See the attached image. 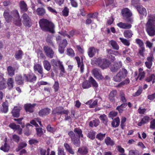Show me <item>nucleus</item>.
<instances>
[{"mask_svg": "<svg viewBox=\"0 0 155 155\" xmlns=\"http://www.w3.org/2000/svg\"><path fill=\"white\" fill-rule=\"evenodd\" d=\"M120 119L118 117L115 118L111 124L113 127H118L120 124Z\"/></svg>", "mask_w": 155, "mask_h": 155, "instance_id": "c85d7f7f", "label": "nucleus"}, {"mask_svg": "<svg viewBox=\"0 0 155 155\" xmlns=\"http://www.w3.org/2000/svg\"><path fill=\"white\" fill-rule=\"evenodd\" d=\"M44 49L46 56L50 58H52L54 55V52L53 50L48 46H45Z\"/></svg>", "mask_w": 155, "mask_h": 155, "instance_id": "6e6552de", "label": "nucleus"}, {"mask_svg": "<svg viewBox=\"0 0 155 155\" xmlns=\"http://www.w3.org/2000/svg\"><path fill=\"white\" fill-rule=\"evenodd\" d=\"M43 65L44 68H51V65L49 61L47 60H45L43 61Z\"/></svg>", "mask_w": 155, "mask_h": 155, "instance_id": "0e129e2a", "label": "nucleus"}, {"mask_svg": "<svg viewBox=\"0 0 155 155\" xmlns=\"http://www.w3.org/2000/svg\"><path fill=\"white\" fill-rule=\"evenodd\" d=\"M74 131L78 134V137H83V135L82 134V131L79 128H75L74 130Z\"/></svg>", "mask_w": 155, "mask_h": 155, "instance_id": "c9c22d12", "label": "nucleus"}, {"mask_svg": "<svg viewBox=\"0 0 155 155\" xmlns=\"http://www.w3.org/2000/svg\"><path fill=\"white\" fill-rule=\"evenodd\" d=\"M24 78L26 81L33 82L36 81L37 79L36 76L33 74L27 75L24 74Z\"/></svg>", "mask_w": 155, "mask_h": 155, "instance_id": "9d476101", "label": "nucleus"}, {"mask_svg": "<svg viewBox=\"0 0 155 155\" xmlns=\"http://www.w3.org/2000/svg\"><path fill=\"white\" fill-rule=\"evenodd\" d=\"M146 81L149 82L152 80V83L155 82V76L153 74H152L146 79Z\"/></svg>", "mask_w": 155, "mask_h": 155, "instance_id": "37998d69", "label": "nucleus"}, {"mask_svg": "<svg viewBox=\"0 0 155 155\" xmlns=\"http://www.w3.org/2000/svg\"><path fill=\"white\" fill-rule=\"evenodd\" d=\"M23 55V52L22 50H19L17 51L15 55V57L17 60L21 59Z\"/></svg>", "mask_w": 155, "mask_h": 155, "instance_id": "cd10ccee", "label": "nucleus"}, {"mask_svg": "<svg viewBox=\"0 0 155 155\" xmlns=\"http://www.w3.org/2000/svg\"><path fill=\"white\" fill-rule=\"evenodd\" d=\"M88 151L87 147H83L79 148L78 150V152L82 154H86L88 153Z\"/></svg>", "mask_w": 155, "mask_h": 155, "instance_id": "7c9ffc66", "label": "nucleus"}, {"mask_svg": "<svg viewBox=\"0 0 155 155\" xmlns=\"http://www.w3.org/2000/svg\"><path fill=\"white\" fill-rule=\"evenodd\" d=\"M52 37L50 36H48L47 38L46 41L50 45L54 47V45L52 41Z\"/></svg>", "mask_w": 155, "mask_h": 155, "instance_id": "09e8293b", "label": "nucleus"}, {"mask_svg": "<svg viewBox=\"0 0 155 155\" xmlns=\"http://www.w3.org/2000/svg\"><path fill=\"white\" fill-rule=\"evenodd\" d=\"M130 80L128 79H127L119 83L118 85V87H121L125 84H127L130 82Z\"/></svg>", "mask_w": 155, "mask_h": 155, "instance_id": "bf43d9fd", "label": "nucleus"}, {"mask_svg": "<svg viewBox=\"0 0 155 155\" xmlns=\"http://www.w3.org/2000/svg\"><path fill=\"white\" fill-rule=\"evenodd\" d=\"M88 81L90 84H91L93 87H98V84L92 77H89Z\"/></svg>", "mask_w": 155, "mask_h": 155, "instance_id": "bb28decb", "label": "nucleus"}, {"mask_svg": "<svg viewBox=\"0 0 155 155\" xmlns=\"http://www.w3.org/2000/svg\"><path fill=\"white\" fill-rule=\"evenodd\" d=\"M69 12V9L67 7H65L62 11V15L64 17H67L68 15Z\"/></svg>", "mask_w": 155, "mask_h": 155, "instance_id": "3c124183", "label": "nucleus"}, {"mask_svg": "<svg viewBox=\"0 0 155 155\" xmlns=\"http://www.w3.org/2000/svg\"><path fill=\"white\" fill-rule=\"evenodd\" d=\"M124 35L125 38H131L132 37L133 34L132 31L128 30L124 31Z\"/></svg>", "mask_w": 155, "mask_h": 155, "instance_id": "c756f323", "label": "nucleus"}, {"mask_svg": "<svg viewBox=\"0 0 155 155\" xmlns=\"http://www.w3.org/2000/svg\"><path fill=\"white\" fill-rule=\"evenodd\" d=\"M107 52V53L109 54H112L114 55H117L119 54L118 51H113L111 49H107L106 50Z\"/></svg>", "mask_w": 155, "mask_h": 155, "instance_id": "4d7b16f0", "label": "nucleus"}, {"mask_svg": "<svg viewBox=\"0 0 155 155\" xmlns=\"http://www.w3.org/2000/svg\"><path fill=\"white\" fill-rule=\"evenodd\" d=\"M21 110V107L19 106L14 107V109L12 111V116L14 117H18L20 115V111Z\"/></svg>", "mask_w": 155, "mask_h": 155, "instance_id": "2eb2a0df", "label": "nucleus"}, {"mask_svg": "<svg viewBox=\"0 0 155 155\" xmlns=\"http://www.w3.org/2000/svg\"><path fill=\"white\" fill-rule=\"evenodd\" d=\"M39 150L40 155H48L46 150L41 148H40Z\"/></svg>", "mask_w": 155, "mask_h": 155, "instance_id": "338daca9", "label": "nucleus"}, {"mask_svg": "<svg viewBox=\"0 0 155 155\" xmlns=\"http://www.w3.org/2000/svg\"><path fill=\"white\" fill-rule=\"evenodd\" d=\"M94 76L98 80H102L104 77L102 75L101 71L98 68H94L92 71Z\"/></svg>", "mask_w": 155, "mask_h": 155, "instance_id": "1a4fd4ad", "label": "nucleus"}, {"mask_svg": "<svg viewBox=\"0 0 155 155\" xmlns=\"http://www.w3.org/2000/svg\"><path fill=\"white\" fill-rule=\"evenodd\" d=\"M9 12V10L7 9L3 13V16L8 22L11 21L12 19V16L10 15Z\"/></svg>", "mask_w": 155, "mask_h": 155, "instance_id": "4468645a", "label": "nucleus"}, {"mask_svg": "<svg viewBox=\"0 0 155 155\" xmlns=\"http://www.w3.org/2000/svg\"><path fill=\"white\" fill-rule=\"evenodd\" d=\"M100 121L98 119H95L90 122L89 125V126L91 127H93V126L96 127L97 126L99 123Z\"/></svg>", "mask_w": 155, "mask_h": 155, "instance_id": "393cba45", "label": "nucleus"}, {"mask_svg": "<svg viewBox=\"0 0 155 155\" xmlns=\"http://www.w3.org/2000/svg\"><path fill=\"white\" fill-rule=\"evenodd\" d=\"M36 104H28L25 105L24 107L25 109L27 112L29 113H32L34 111V109L36 106Z\"/></svg>", "mask_w": 155, "mask_h": 155, "instance_id": "f8f14e48", "label": "nucleus"}, {"mask_svg": "<svg viewBox=\"0 0 155 155\" xmlns=\"http://www.w3.org/2000/svg\"><path fill=\"white\" fill-rule=\"evenodd\" d=\"M53 66L54 67L59 68H64L62 64L60 61H56L54 59H52L51 60Z\"/></svg>", "mask_w": 155, "mask_h": 155, "instance_id": "6ab92c4d", "label": "nucleus"}, {"mask_svg": "<svg viewBox=\"0 0 155 155\" xmlns=\"http://www.w3.org/2000/svg\"><path fill=\"white\" fill-rule=\"evenodd\" d=\"M58 149V155H65L63 149L59 147Z\"/></svg>", "mask_w": 155, "mask_h": 155, "instance_id": "774afa93", "label": "nucleus"}, {"mask_svg": "<svg viewBox=\"0 0 155 155\" xmlns=\"http://www.w3.org/2000/svg\"><path fill=\"white\" fill-rule=\"evenodd\" d=\"M110 43L113 49L116 50H118L119 49V45L115 41L112 40L110 41Z\"/></svg>", "mask_w": 155, "mask_h": 155, "instance_id": "473e14b6", "label": "nucleus"}, {"mask_svg": "<svg viewBox=\"0 0 155 155\" xmlns=\"http://www.w3.org/2000/svg\"><path fill=\"white\" fill-rule=\"evenodd\" d=\"M7 84L8 89L9 90L12 89L14 86V81L13 79L12 78H9L8 80Z\"/></svg>", "mask_w": 155, "mask_h": 155, "instance_id": "a878e982", "label": "nucleus"}, {"mask_svg": "<svg viewBox=\"0 0 155 155\" xmlns=\"http://www.w3.org/2000/svg\"><path fill=\"white\" fill-rule=\"evenodd\" d=\"M9 127L12 129L16 130L19 129L20 126L18 125H16L15 123H11L9 125Z\"/></svg>", "mask_w": 155, "mask_h": 155, "instance_id": "de8ad7c7", "label": "nucleus"}, {"mask_svg": "<svg viewBox=\"0 0 155 155\" xmlns=\"http://www.w3.org/2000/svg\"><path fill=\"white\" fill-rule=\"evenodd\" d=\"M127 105L126 103H124L120 106H118L117 107V109L118 110L119 113H122L123 111V108H125Z\"/></svg>", "mask_w": 155, "mask_h": 155, "instance_id": "ea45409f", "label": "nucleus"}, {"mask_svg": "<svg viewBox=\"0 0 155 155\" xmlns=\"http://www.w3.org/2000/svg\"><path fill=\"white\" fill-rule=\"evenodd\" d=\"M75 58L77 61L78 67L80 68H83V65L82 63L81 62L80 58L78 57H76Z\"/></svg>", "mask_w": 155, "mask_h": 155, "instance_id": "5fc2aeb1", "label": "nucleus"}, {"mask_svg": "<svg viewBox=\"0 0 155 155\" xmlns=\"http://www.w3.org/2000/svg\"><path fill=\"white\" fill-rule=\"evenodd\" d=\"M36 11L38 14L39 15H43L45 13V11L43 8H38L37 9Z\"/></svg>", "mask_w": 155, "mask_h": 155, "instance_id": "79ce46f5", "label": "nucleus"}, {"mask_svg": "<svg viewBox=\"0 0 155 155\" xmlns=\"http://www.w3.org/2000/svg\"><path fill=\"white\" fill-rule=\"evenodd\" d=\"M117 25L123 29H130L132 26L131 25L128 23H125L122 22H120L117 24Z\"/></svg>", "mask_w": 155, "mask_h": 155, "instance_id": "a211bd4d", "label": "nucleus"}, {"mask_svg": "<svg viewBox=\"0 0 155 155\" xmlns=\"http://www.w3.org/2000/svg\"><path fill=\"white\" fill-rule=\"evenodd\" d=\"M68 134L71 137V141L73 143L76 147H79L80 144V138L78 137L77 135L72 131H70L68 133Z\"/></svg>", "mask_w": 155, "mask_h": 155, "instance_id": "20e7f679", "label": "nucleus"}, {"mask_svg": "<svg viewBox=\"0 0 155 155\" xmlns=\"http://www.w3.org/2000/svg\"><path fill=\"white\" fill-rule=\"evenodd\" d=\"M105 143L107 146H112L115 144L114 141L109 137H107L105 139Z\"/></svg>", "mask_w": 155, "mask_h": 155, "instance_id": "4be33fe9", "label": "nucleus"}, {"mask_svg": "<svg viewBox=\"0 0 155 155\" xmlns=\"http://www.w3.org/2000/svg\"><path fill=\"white\" fill-rule=\"evenodd\" d=\"M52 113L55 114H68L69 111L68 110H64L62 107H56L52 110Z\"/></svg>", "mask_w": 155, "mask_h": 155, "instance_id": "423d86ee", "label": "nucleus"}, {"mask_svg": "<svg viewBox=\"0 0 155 155\" xmlns=\"http://www.w3.org/2000/svg\"><path fill=\"white\" fill-rule=\"evenodd\" d=\"M6 87V85L4 80L1 81L0 82V90H3Z\"/></svg>", "mask_w": 155, "mask_h": 155, "instance_id": "052dcab7", "label": "nucleus"}, {"mask_svg": "<svg viewBox=\"0 0 155 155\" xmlns=\"http://www.w3.org/2000/svg\"><path fill=\"white\" fill-rule=\"evenodd\" d=\"M129 155H139L140 153L137 150H131L129 151Z\"/></svg>", "mask_w": 155, "mask_h": 155, "instance_id": "864d4df0", "label": "nucleus"}, {"mask_svg": "<svg viewBox=\"0 0 155 155\" xmlns=\"http://www.w3.org/2000/svg\"><path fill=\"white\" fill-rule=\"evenodd\" d=\"M121 13L123 16L126 18L130 17L132 15L130 10L127 8L123 9L122 10Z\"/></svg>", "mask_w": 155, "mask_h": 155, "instance_id": "dca6fc26", "label": "nucleus"}, {"mask_svg": "<svg viewBox=\"0 0 155 155\" xmlns=\"http://www.w3.org/2000/svg\"><path fill=\"white\" fill-rule=\"evenodd\" d=\"M99 118L102 121L104 124L105 125H107V120L106 115L104 114L101 115L100 116Z\"/></svg>", "mask_w": 155, "mask_h": 155, "instance_id": "4c0bfd02", "label": "nucleus"}, {"mask_svg": "<svg viewBox=\"0 0 155 155\" xmlns=\"http://www.w3.org/2000/svg\"><path fill=\"white\" fill-rule=\"evenodd\" d=\"M97 60L99 62L98 64L101 68L108 67L111 64L110 61L106 59H101L100 58H98L97 59Z\"/></svg>", "mask_w": 155, "mask_h": 155, "instance_id": "39448f33", "label": "nucleus"}, {"mask_svg": "<svg viewBox=\"0 0 155 155\" xmlns=\"http://www.w3.org/2000/svg\"><path fill=\"white\" fill-rule=\"evenodd\" d=\"M145 51V48L143 46L140 47V48L139 49V52L138 54H139L140 55L143 57L144 52Z\"/></svg>", "mask_w": 155, "mask_h": 155, "instance_id": "13d9d810", "label": "nucleus"}, {"mask_svg": "<svg viewBox=\"0 0 155 155\" xmlns=\"http://www.w3.org/2000/svg\"><path fill=\"white\" fill-rule=\"evenodd\" d=\"M137 9L139 13L141 15L146 16L147 15L146 9L142 6L137 5Z\"/></svg>", "mask_w": 155, "mask_h": 155, "instance_id": "f3484780", "label": "nucleus"}, {"mask_svg": "<svg viewBox=\"0 0 155 155\" xmlns=\"http://www.w3.org/2000/svg\"><path fill=\"white\" fill-rule=\"evenodd\" d=\"M0 149L4 152H7L9 150V147L7 145L6 143L5 142L4 146H2L1 147Z\"/></svg>", "mask_w": 155, "mask_h": 155, "instance_id": "603ef678", "label": "nucleus"}, {"mask_svg": "<svg viewBox=\"0 0 155 155\" xmlns=\"http://www.w3.org/2000/svg\"><path fill=\"white\" fill-rule=\"evenodd\" d=\"M23 23L25 26L30 27L31 25V22L30 18L26 13H24L22 15Z\"/></svg>", "mask_w": 155, "mask_h": 155, "instance_id": "0eeeda50", "label": "nucleus"}, {"mask_svg": "<svg viewBox=\"0 0 155 155\" xmlns=\"http://www.w3.org/2000/svg\"><path fill=\"white\" fill-rule=\"evenodd\" d=\"M13 19V22L15 25L18 26H20L21 25V19L20 17L18 18H14Z\"/></svg>", "mask_w": 155, "mask_h": 155, "instance_id": "58836bf2", "label": "nucleus"}, {"mask_svg": "<svg viewBox=\"0 0 155 155\" xmlns=\"http://www.w3.org/2000/svg\"><path fill=\"white\" fill-rule=\"evenodd\" d=\"M12 16V18H18L19 17V13L17 10H13L11 12Z\"/></svg>", "mask_w": 155, "mask_h": 155, "instance_id": "a19ab883", "label": "nucleus"}, {"mask_svg": "<svg viewBox=\"0 0 155 155\" xmlns=\"http://www.w3.org/2000/svg\"><path fill=\"white\" fill-rule=\"evenodd\" d=\"M150 117L147 116H144L142 119V122H143V123L145 124L149 121Z\"/></svg>", "mask_w": 155, "mask_h": 155, "instance_id": "e2e57ef3", "label": "nucleus"}, {"mask_svg": "<svg viewBox=\"0 0 155 155\" xmlns=\"http://www.w3.org/2000/svg\"><path fill=\"white\" fill-rule=\"evenodd\" d=\"M24 80H25L24 78L23 79L21 76L19 75H16L15 78V81L18 85H21L23 84Z\"/></svg>", "mask_w": 155, "mask_h": 155, "instance_id": "412c9836", "label": "nucleus"}, {"mask_svg": "<svg viewBox=\"0 0 155 155\" xmlns=\"http://www.w3.org/2000/svg\"><path fill=\"white\" fill-rule=\"evenodd\" d=\"M119 39L124 45L127 46H129L130 45V43L128 40L121 38H120Z\"/></svg>", "mask_w": 155, "mask_h": 155, "instance_id": "a18cd8bd", "label": "nucleus"}, {"mask_svg": "<svg viewBox=\"0 0 155 155\" xmlns=\"http://www.w3.org/2000/svg\"><path fill=\"white\" fill-rule=\"evenodd\" d=\"M96 133L93 130L89 131L87 134V137L91 140H93L95 138Z\"/></svg>", "mask_w": 155, "mask_h": 155, "instance_id": "2f4dec72", "label": "nucleus"}, {"mask_svg": "<svg viewBox=\"0 0 155 155\" xmlns=\"http://www.w3.org/2000/svg\"><path fill=\"white\" fill-rule=\"evenodd\" d=\"M27 145V144L25 143H20L19 145L18 148L16 149V151L18 152L20 150L25 147Z\"/></svg>", "mask_w": 155, "mask_h": 155, "instance_id": "6e6d98bb", "label": "nucleus"}, {"mask_svg": "<svg viewBox=\"0 0 155 155\" xmlns=\"http://www.w3.org/2000/svg\"><path fill=\"white\" fill-rule=\"evenodd\" d=\"M53 87L55 92L58 91L59 88V83L58 81H55L54 82Z\"/></svg>", "mask_w": 155, "mask_h": 155, "instance_id": "8fccbe9b", "label": "nucleus"}, {"mask_svg": "<svg viewBox=\"0 0 155 155\" xmlns=\"http://www.w3.org/2000/svg\"><path fill=\"white\" fill-rule=\"evenodd\" d=\"M41 29L44 31H49L53 33L54 32V24L46 19H42L39 21Z\"/></svg>", "mask_w": 155, "mask_h": 155, "instance_id": "f03ea898", "label": "nucleus"}, {"mask_svg": "<svg viewBox=\"0 0 155 155\" xmlns=\"http://www.w3.org/2000/svg\"><path fill=\"white\" fill-rule=\"evenodd\" d=\"M2 108L1 109L2 112L4 113H7L8 110V106L7 103L4 102L2 104Z\"/></svg>", "mask_w": 155, "mask_h": 155, "instance_id": "e433bc0d", "label": "nucleus"}, {"mask_svg": "<svg viewBox=\"0 0 155 155\" xmlns=\"http://www.w3.org/2000/svg\"><path fill=\"white\" fill-rule=\"evenodd\" d=\"M146 31L150 36L155 35V16L152 15L149 16L148 21L146 25Z\"/></svg>", "mask_w": 155, "mask_h": 155, "instance_id": "f257e3e1", "label": "nucleus"}, {"mask_svg": "<svg viewBox=\"0 0 155 155\" xmlns=\"http://www.w3.org/2000/svg\"><path fill=\"white\" fill-rule=\"evenodd\" d=\"M105 134H102L100 133L97 135L96 137L98 140H102L105 137Z\"/></svg>", "mask_w": 155, "mask_h": 155, "instance_id": "49530a36", "label": "nucleus"}, {"mask_svg": "<svg viewBox=\"0 0 155 155\" xmlns=\"http://www.w3.org/2000/svg\"><path fill=\"white\" fill-rule=\"evenodd\" d=\"M120 100L124 103L126 102L127 100L125 97V94L123 92H121L120 93Z\"/></svg>", "mask_w": 155, "mask_h": 155, "instance_id": "680f3d73", "label": "nucleus"}, {"mask_svg": "<svg viewBox=\"0 0 155 155\" xmlns=\"http://www.w3.org/2000/svg\"><path fill=\"white\" fill-rule=\"evenodd\" d=\"M117 94V91L116 90H112L110 93L109 95V99L112 102H114L115 98Z\"/></svg>", "mask_w": 155, "mask_h": 155, "instance_id": "aec40b11", "label": "nucleus"}, {"mask_svg": "<svg viewBox=\"0 0 155 155\" xmlns=\"http://www.w3.org/2000/svg\"><path fill=\"white\" fill-rule=\"evenodd\" d=\"M99 50L94 47H92L89 48L88 50L87 54L90 58L93 57L96 53H98Z\"/></svg>", "mask_w": 155, "mask_h": 155, "instance_id": "9b49d317", "label": "nucleus"}, {"mask_svg": "<svg viewBox=\"0 0 155 155\" xmlns=\"http://www.w3.org/2000/svg\"><path fill=\"white\" fill-rule=\"evenodd\" d=\"M127 74V70L125 68H122L114 77V80L116 82H120L124 78Z\"/></svg>", "mask_w": 155, "mask_h": 155, "instance_id": "7ed1b4c3", "label": "nucleus"}, {"mask_svg": "<svg viewBox=\"0 0 155 155\" xmlns=\"http://www.w3.org/2000/svg\"><path fill=\"white\" fill-rule=\"evenodd\" d=\"M145 74L144 71H143V68H139L138 78H139L140 80H141L144 78Z\"/></svg>", "mask_w": 155, "mask_h": 155, "instance_id": "72a5a7b5", "label": "nucleus"}, {"mask_svg": "<svg viewBox=\"0 0 155 155\" xmlns=\"http://www.w3.org/2000/svg\"><path fill=\"white\" fill-rule=\"evenodd\" d=\"M98 100H96L93 102L92 100H90L87 101L86 104L89 105V107L90 108H93L95 107L97 104Z\"/></svg>", "mask_w": 155, "mask_h": 155, "instance_id": "b1692460", "label": "nucleus"}, {"mask_svg": "<svg viewBox=\"0 0 155 155\" xmlns=\"http://www.w3.org/2000/svg\"><path fill=\"white\" fill-rule=\"evenodd\" d=\"M19 6L21 11L23 12H26L28 10L27 4L24 1L20 2L19 3Z\"/></svg>", "mask_w": 155, "mask_h": 155, "instance_id": "5701e85b", "label": "nucleus"}, {"mask_svg": "<svg viewBox=\"0 0 155 155\" xmlns=\"http://www.w3.org/2000/svg\"><path fill=\"white\" fill-rule=\"evenodd\" d=\"M91 87V84L87 80L85 81L82 84V87L83 89H88Z\"/></svg>", "mask_w": 155, "mask_h": 155, "instance_id": "f704fd0d", "label": "nucleus"}, {"mask_svg": "<svg viewBox=\"0 0 155 155\" xmlns=\"http://www.w3.org/2000/svg\"><path fill=\"white\" fill-rule=\"evenodd\" d=\"M51 110L48 108H45L41 110L38 112V114L41 117H44L49 114Z\"/></svg>", "mask_w": 155, "mask_h": 155, "instance_id": "ddd939ff", "label": "nucleus"}, {"mask_svg": "<svg viewBox=\"0 0 155 155\" xmlns=\"http://www.w3.org/2000/svg\"><path fill=\"white\" fill-rule=\"evenodd\" d=\"M67 54L71 57H74L75 55L74 51L71 48H68L67 50Z\"/></svg>", "mask_w": 155, "mask_h": 155, "instance_id": "c03bdc74", "label": "nucleus"}, {"mask_svg": "<svg viewBox=\"0 0 155 155\" xmlns=\"http://www.w3.org/2000/svg\"><path fill=\"white\" fill-rule=\"evenodd\" d=\"M147 98L150 101H153L155 99V92L147 96Z\"/></svg>", "mask_w": 155, "mask_h": 155, "instance_id": "69168bd1", "label": "nucleus"}]
</instances>
